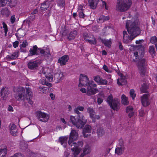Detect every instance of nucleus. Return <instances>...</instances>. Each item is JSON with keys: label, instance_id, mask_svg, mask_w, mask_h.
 Listing matches in <instances>:
<instances>
[{"label": "nucleus", "instance_id": "nucleus-1", "mask_svg": "<svg viewBox=\"0 0 157 157\" xmlns=\"http://www.w3.org/2000/svg\"><path fill=\"white\" fill-rule=\"evenodd\" d=\"M126 28L130 36H129L126 31H124L123 32V39L124 42L127 44L140 33V30L137 23L132 22L130 20L127 21Z\"/></svg>", "mask_w": 157, "mask_h": 157}, {"label": "nucleus", "instance_id": "nucleus-2", "mask_svg": "<svg viewBox=\"0 0 157 157\" xmlns=\"http://www.w3.org/2000/svg\"><path fill=\"white\" fill-rule=\"evenodd\" d=\"M78 134L75 130L71 128V131L70 134L68 144L71 147V150L72 154L74 157H77L82 150V147L83 145V143L82 141H78L77 143L74 141L78 139Z\"/></svg>", "mask_w": 157, "mask_h": 157}, {"label": "nucleus", "instance_id": "nucleus-3", "mask_svg": "<svg viewBox=\"0 0 157 157\" xmlns=\"http://www.w3.org/2000/svg\"><path fill=\"white\" fill-rule=\"evenodd\" d=\"M78 86L80 87L86 86L87 94L88 95L94 94L98 92L97 89L94 88L97 87V85L93 81H90L87 77L84 74L80 75Z\"/></svg>", "mask_w": 157, "mask_h": 157}, {"label": "nucleus", "instance_id": "nucleus-4", "mask_svg": "<svg viewBox=\"0 0 157 157\" xmlns=\"http://www.w3.org/2000/svg\"><path fill=\"white\" fill-rule=\"evenodd\" d=\"M25 90L22 87H14L13 89V92L15 93L14 97L17 100H23L25 102H28L30 105L33 104V102L32 100V96L27 97L25 95Z\"/></svg>", "mask_w": 157, "mask_h": 157}, {"label": "nucleus", "instance_id": "nucleus-5", "mask_svg": "<svg viewBox=\"0 0 157 157\" xmlns=\"http://www.w3.org/2000/svg\"><path fill=\"white\" fill-rule=\"evenodd\" d=\"M69 121L78 128H82L86 124V120L82 115H78L77 118L75 116H70Z\"/></svg>", "mask_w": 157, "mask_h": 157}, {"label": "nucleus", "instance_id": "nucleus-6", "mask_svg": "<svg viewBox=\"0 0 157 157\" xmlns=\"http://www.w3.org/2000/svg\"><path fill=\"white\" fill-rule=\"evenodd\" d=\"M132 4L131 0H118L116 5V10L123 12L128 10Z\"/></svg>", "mask_w": 157, "mask_h": 157}, {"label": "nucleus", "instance_id": "nucleus-7", "mask_svg": "<svg viewBox=\"0 0 157 157\" xmlns=\"http://www.w3.org/2000/svg\"><path fill=\"white\" fill-rule=\"evenodd\" d=\"M107 102L114 110H117L119 109L120 103L117 98L113 99L112 96L110 95L108 97Z\"/></svg>", "mask_w": 157, "mask_h": 157}, {"label": "nucleus", "instance_id": "nucleus-8", "mask_svg": "<svg viewBox=\"0 0 157 157\" xmlns=\"http://www.w3.org/2000/svg\"><path fill=\"white\" fill-rule=\"evenodd\" d=\"M147 63L144 59H140L137 63L139 73L141 75H144L146 69Z\"/></svg>", "mask_w": 157, "mask_h": 157}, {"label": "nucleus", "instance_id": "nucleus-9", "mask_svg": "<svg viewBox=\"0 0 157 157\" xmlns=\"http://www.w3.org/2000/svg\"><path fill=\"white\" fill-rule=\"evenodd\" d=\"M36 116L39 121L44 122H47L50 118L49 114L40 111L36 112Z\"/></svg>", "mask_w": 157, "mask_h": 157}, {"label": "nucleus", "instance_id": "nucleus-10", "mask_svg": "<svg viewBox=\"0 0 157 157\" xmlns=\"http://www.w3.org/2000/svg\"><path fill=\"white\" fill-rule=\"evenodd\" d=\"M84 39L90 44H95L96 41L94 36L91 35L87 33H84L83 34Z\"/></svg>", "mask_w": 157, "mask_h": 157}, {"label": "nucleus", "instance_id": "nucleus-11", "mask_svg": "<svg viewBox=\"0 0 157 157\" xmlns=\"http://www.w3.org/2000/svg\"><path fill=\"white\" fill-rule=\"evenodd\" d=\"M124 149L123 141L122 140H120L115 150V153L118 155H121L123 153Z\"/></svg>", "mask_w": 157, "mask_h": 157}, {"label": "nucleus", "instance_id": "nucleus-12", "mask_svg": "<svg viewBox=\"0 0 157 157\" xmlns=\"http://www.w3.org/2000/svg\"><path fill=\"white\" fill-rule=\"evenodd\" d=\"M88 113L90 114V117L93 120H94L96 119H99L100 118V116L99 115H96L95 112L93 108L89 107L87 109Z\"/></svg>", "mask_w": 157, "mask_h": 157}, {"label": "nucleus", "instance_id": "nucleus-13", "mask_svg": "<svg viewBox=\"0 0 157 157\" xmlns=\"http://www.w3.org/2000/svg\"><path fill=\"white\" fill-rule=\"evenodd\" d=\"M117 73L120 77V78L118 79L117 80V84L119 86L125 85L126 83V77L123 76L119 71L117 72Z\"/></svg>", "mask_w": 157, "mask_h": 157}, {"label": "nucleus", "instance_id": "nucleus-14", "mask_svg": "<svg viewBox=\"0 0 157 157\" xmlns=\"http://www.w3.org/2000/svg\"><path fill=\"white\" fill-rule=\"evenodd\" d=\"M94 80L98 85H107L108 83V81L106 80L102 79L98 75L94 77Z\"/></svg>", "mask_w": 157, "mask_h": 157}, {"label": "nucleus", "instance_id": "nucleus-15", "mask_svg": "<svg viewBox=\"0 0 157 157\" xmlns=\"http://www.w3.org/2000/svg\"><path fill=\"white\" fill-rule=\"evenodd\" d=\"M39 63L37 61H30L28 63V68L31 70H35L37 68Z\"/></svg>", "mask_w": 157, "mask_h": 157}, {"label": "nucleus", "instance_id": "nucleus-16", "mask_svg": "<svg viewBox=\"0 0 157 157\" xmlns=\"http://www.w3.org/2000/svg\"><path fill=\"white\" fill-rule=\"evenodd\" d=\"M9 94L10 91L7 88H2L1 91L2 98L3 100H6Z\"/></svg>", "mask_w": 157, "mask_h": 157}, {"label": "nucleus", "instance_id": "nucleus-17", "mask_svg": "<svg viewBox=\"0 0 157 157\" xmlns=\"http://www.w3.org/2000/svg\"><path fill=\"white\" fill-rule=\"evenodd\" d=\"M69 59V57L67 55H64L59 59L58 63H60L61 65H64L68 61Z\"/></svg>", "mask_w": 157, "mask_h": 157}, {"label": "nucleus", "instance_id": "nucleus-18", "mask_svg": "<svg viewBox=\"0 0 157 157\" xmlns=\"http://www.w3.org/2000/svg\"><path fill=\"white\" fill-rule=\"evenodd\" d=\"M9 129L11 134L14 136H16L17 134V129L16 126L14 124H11L9 126Z\"/></svg>", "mask_w": 157, "mask_h": 157}, {"label": "nucleus", "instance_id": "nucleus-19", "mask_svg": "<svg viewBox=\"0 0 157 157\" xmlns=\"http://www.w3.org/2000/svg\"><path fill=\"white\" fill-rule=\"evenodd\" d=\"M141 102L142 105L144 106H146L149 104L148 99V95L144 94L141 97Z\"/></svg>", "mask_w": 157, "mask_h": 157}, {"label": "nucleus", "instance_id": "nucleus-20", "mask_svg": "<svg viewBox=\"0 0 157 157\" xmlns=\"http://www.w3.org/2000/svg\"><path fill=\"white\" fill-rule=\"evenodd\" d=\"M91 132V127L88 125H86L84 128L83 134L85 137H87L89 136L88 134L90 133Z\"/></svg>", "mask_w": 157, "mask_h": 157}, {"label": "nucleus", "instance_id": "nucleus-21", "mask_svg": "<svg viewBox=\"0 0 157 157\" xmlns=\"http://www.w3.org/2000/svg\"><path fill=\"white\" fill-rule=\"evenodd\" d=\"M54 77L56 82H59L63 79L64 75L62 72L59 71L55 75Z\"/></svg>", "mask_w": 157, "mask_h": 157}, {"label": "nucleus", "instance_id": "nucleus-22", "mask_svg": "<svg viewBox=\"0 0 157 157\" xmlns=\"http://www.w3.org/2000/svg\"><path fill=\"white\" fill-rule=\"evenodd\" d=\"M99 1V0H89V5L91 8L94 9L96 8Z\"/></svg>", "mask_w": 157, "mask_h": 157}, {"label": "nucleus", "instance_id": "nucleus-23", "mask_svg": "<svg viewBox=\"0 0 157 157\" xmlns=\"http://www.w3.org/2000/svg\"><path fill=\"white\" fill-rule=\"evenodd\" d=\"M77 34V31L75 30L70 32L67 35V38L69 40H72L75 39Z\"/></svg>", "mask_w": 157, "mask_h": 157}, {"label": "nucleus", "instance_id": "nucleus-24", "mask_svg": "<svg viewBox=\"0 0 157 157\" xmlns=\"http://www.w3.org/2000/svg\"><path fill=\"white\" fill-rule=\"evenodd\" d=\"M38 48L36 45L34 46L32 48H30L29 50V53L28 56H31L34 55H37V50Z\"/></svg>", "mask_w": 157, "mask_h": 157}, {"label": "nucleus", "instance_id": "nucleus-25", "mask_svg": "<svg viewBox=\"0 0 157 157\" xmlns=\"http://www.w3.org/2000/svg\"><path fill=\"white\" fill-rule=\"evenodd\" d=\"M100 39L101 42L104 44L105 46L109 48H110L111 47L112 44V40L111 39L108 40L101 39L100 37Z\"/></svg>", "mask_w": 157, "mask_h": 157}, {"label": "nucleus", "instance_id": "nucleus-26", "mask_svg": "<svg viewBox=\"0 0 157 157\" xmlns=\"http://www.w3.org/2000/svg\"><path fill=\"white\" fill-rule=\"evenodd\" d=\"M67 139V136L61 137L59 139L61 144L64 147H66Z\"/></svg>", "mask_w": 157, "mask_h": 157}, {"label": "nucleus", "instance_id": "nucleus-27", "mask_svg": "<svg viewBox=\"0 0 157 157\" xmlns=\"http://www.w3.org/2000/svg\"><path fill=\"white\" fill-rule=\"evenodd\" d=\"M126 112L128 114V116L130 117H132L133 116L134 113L132 107L130 106L127 107L126 109Z\"/></svg>", "mask_w": 157, "mask_h": 157}, {"label": "nucleus", "instance_id": "nucleus-28", "mask_svg": "<svg viewBox=\"0 0 157 157\" xmlns=\"http://www.w3.org/2000/svg\"><path fill=\"white\" fill-rule=\"evenodd\" d=\"M18 52H16L13 53L11 55L7 56L6 58L8 59H14L17 58L18 57Z\"/></svg>", "mask_w": 157, "mask_h": 157}, {"label": "nucleus", "instance_id": "nucleus-29", "mask_svg": "<svg viewBox=\"0 0 157 157\" xmlns=\"http://www.w3.org/2000/svg\"><path fill=\"white\" fill-rule=\"evenodd\" d=\"M25 35V31L21 29H18L15 34L16 36L18 37H23Z\"/></svg>", "mask_w": 157, "mask_h": 157}, {"label": "nucleus", "instance_id": "nucleus-30", "mask_svg": "<svg viewBox=\"0 0 157 157\" xmlns=\"http://www.w3.org/2000/svg\"><path fill=\"white\" fill-rule=\"evenodd\" d=\"M50 69L47 67H43L40 71V74H43L44 76L50 73Z\"/></svg>", "mask_w": 157, "mask_h": 157}, {"label": "nucleus", "instance_id": "nucleus-31", "mask_svg": "<svg viewBox=\"0 0 157 157\" xmlns=\"http://www.w3.org/2000/svg\"><path fill=\"white\" fill-rule=\"evenodd\" d=\"M7 153L6 147L0 149V157H6Z\"/></svg>", "mask_w": 157, "mask_h": 157}, {"label": "nucleus", "instance_id": "nucleus-32", "mask_svg": "<svg viewBox=\"0 0 157 157\" xmlns=\"http://www.w3.org/2000/svg\"><path fill=\"white\" fill-rule=\"evenodd\" d=\"M84 109V108L83 106H78L76 107L74 109V111L75 113L77 114L78 115H80V113L79 111H83Z\"/></svg>", "mask_w": 157, "mask_h": 157}, {"label": "nucleus", "instance_id": "nucleus-33", "mask_svg": "<svg viewBox=\"0 0 157 157\" xmlns=\"http://www.w3.org/2000/svg\"><path fill=\"white\" fill-rule=\"evenodd\" d=\"M83 151L86 155L90 154L91 151V149L90 146L88 144L86 145L84 147Z\"/></svg>", "mask_w": 157, "mask_h": 157}, {"label": "nucleus", "instance_id": "nucleus-34", "mask_svg": "<svg viewBox=\"0 0 157 157\" xmlns=\"http://www.w3.org/2000/svg\"><path fill=\"white\" fill-rule=\"evenodd\" d=\"M38 49L40 50V53L42 56H48L50 55V52L48 49H46V51H44L43 49H41L40 48H39Z\"/></svg>", "mask_w": 157, "mask_h": 157}, {"label": "nucleus", "instance_id": "nucleus-35", "mask_svg": "<svg viewBox=\"0 0 157 157\" xmlns=\"http://www.w3.org/2000/svg\"><path fill=\"white\" fill-rule=\"evenodd\" d=\"M122 103L124 105H127L128 103V99L124 95H122L121 97Z\"/></svg>", "mask_w": 157, "mask_h": 157}, {"label": "nucleus", "instance_id": "nucleus-36", "mask_svg": "<svg viewBox=\"0 0 157 157\" xmlns=\"http://www.w3.org/2000/svg\"><path fill=\"white\" fill-rule=\"evenodd\" d=\"M109 19V16H100L98 21L99 23H103L104 22L107 21Z\"/></svg>", "mask_w": 157, "mask_h": 157}, {"label": "nucleus", "instance_id": "nucleus-37", "mask_svg": "<svg viewBox=\"0 0 157 157\" xmlns=\"http://www.w3.org/2000/svg\"><path fill=\"white\" fill-rule=\"evenodd\" d=\"M97 133L98 137H101L104 134L105 132L102 128H99L97 129Z\"/></svg>", "mask_w": 157, "mask_h": 157}, {"label": "nucleus", "instance_id": "nucleus-38", "mask_svg": "<svg viewBox=\"0 0 157 157\" xmlns=\"http://www.w3.org/2000/svg\"><path fill=\"white\" fill-rule=\"evenodd\" d=\"M1 13L2 15L8 16L10 14V12L6 8H5L1 10Z\"/></svg>", "mask_w": 157, "mask_h": 157}, {"label": "nucleus", "instance_id": "nucleus-39", "mask_svg": "<svg viewBox=\"0 0 157 157\" xmlns=\"http://www.w3.org/2000/svg\"><path fill=\"white\" fill-rule=\"evenodd\" d=\"M48 81L51 82L53 80V76L50 73L44 76Z\"/></svg>", "mask_w": 157, "mask_h": 157}, {"label": "nucleus", "instance_id": "nucleus-40", "mask_svg": "<svg viewBox=\"0 0 157 157\" xmlns=\"http://www.w3.org/2000/svg\"><path fill=\"white\" fill-rule=\"evenodd\" d=\"M2 24L5 33V36H7V33L8 31L7 26L4 22H2Z\"/></svg>", "mask_w": 157, "mask_h": 157}, {"label": "nucleus", "instance_id": "nucleus-41", "mask_svg": "<svg viewBox=\"0 0 157 157\" xmlns=\"http://www.w3.org/2000/svg\"><path fill=\"white\" fill-rule=\"evenodd\" d=\"M65 5V0H58V5L61 7L64 6Z\"/></svg>", "mask_w": 157, "mask_h": 157}, {"label": "nucleus", "instance_id": "nucleus-42", "mask_svg": "<svg viewBox=\"0 0 157 157\" xmlns=\"http://www.w3.org/2000/svg\"><path fill=\"white\" fill-rule=\"evenodd\" d=\"M48 7L49 5L46 2L44 3L41 5L40 8L42 10H45Z\"/></svg>", "mask_w": 157, "mask_h": 157}, {"label": "nucleus", "instance_id": "nucleus-43", "mask_svg": "<svg viewBox=\"0 0 157 157\" xmlns=\"http://www.w3.org/2000/svg\"><path fill=\"white\" fill-rule=\"evenodd\" d=\"M149 52L152 56L155 55V48L153 46H150L149 48Z\"/></svg>", "mask_w": 157, "mask_h": 157}, {"label": "nucleus", "instance_id": "nucleus-44", "mask_svg": "<svg viewBox=\"0 0 157 157\" xmlns=\"http://www.w3.org/2000/svg\"><path fill=\"white\" fill-rule=\"evenodd\" d=\"M26 92L27 95H27V97L31 96L32 92L31 89L29 87H27L26 88Z\"/></svg>", "mask_w": 157, "mask_h": 157}, {"label": "nucleus", "instance_id": "nucleus-45", "mask_svg": "<svg viewBox=\"0 0 157 157\" xmlns=\"http://www.w3.org/2000/svg\"><path fill=\"white\" fill-rule=\"evenodd\" d=\"M130 94L133 99H134L136 97V94L135 93V91L133 89H131L130 92Z\"/></svg>", "mask_w": 157, "mask_h": 157}, {"label": "nucleus", "instance_id": "nucleus-46", "mask_svg": "<svg viewBox=\"0 0 157 157\" xmlns=\"http://www.w3.org/2000/svg\"><path fill=\"white\" fill-rule=\"evenodd\" d=\"M150 41L152 44H155L157 43V38L155 36L152 37Z\"/></svg>", "mask_w": 157, "mask_h": 157}, {"label": "nucleus", "instance_id": "nucleus-47", "mask_svg": "<svg viewBox=\"0 0 157 157\" xmlns=\"http://www.w3.org/2000/svg\"><path fill=\"white\" fill-rule=\"evenodd\" d=\"M39 90L42 93H45L46 92V91H47L48 87H45L44 86L42 87H39Z\"/></svg>", "mask_w": 157, "mask_h": 157}, {"label": "nucleus", "instance_id": "nucleus-48", "mask_svg": "<svg viewBox=\"0 0 157 157\" xmlns=\"http://www.w3.org/2000/svg\"><path fill=\"white\" fill-rule=\"evenodd\" d=\"M7 2V0H0V7L5 6Z\"/></svg>", "mask_w": 157, "mask_h": 157}, {"label": "nucleus", "instance_id": "nucleus-49", "mask_svg": "<svg viewBox=\"0 0 157 157\" xmlns=\"http://www.w3.org/2000/svg\"><path fill=\"white\" fill-rule=\"evenodd\" d=\"M103 69L106 72L109 73H111L112 72V71L109 69L108 67L105 65H104L103 66Z\"/></svg>", "mask_w": 157, "mask_h": 157}, {"label": "nucleus", "instance_id": "nucleus-50", "mask_svg": "<svg viewBox=\"0 0 157 157\" xmlns=\"http://www.w3.org/2000/svg\"><path fill=\"white\" fill-rule=\"evenodd\" d=\"M28 44L26 41H24L22 43L20 46L21 49L22 48H25L28 45Z\"/></svg>", "mask_w": 157, "mask_h": 157}, {"label": "nucleus", "instance_id": "nucleus-51", "mask_svg": "<svg viewBox=\"0 0 157 157\" xmlns=\"http://www.w3.org/2000/svg\"><path fill=\"white\" fill-rule=\"evenodd\" d=\"M60 121L63 124L64 128H65L66 126L67 122L65 120L64 118H61L60 119Z\"/></svg>", "mask_w": 157, "mask_h": 157}, {"label": "nucleus", "instance_id": "nucleus-52", "mask_svg": "<svg viewBox=\"0 0 157 157\" xmlns=\"http://www.w3.org/2000/svg\"><path fill=\"white\" fill-rule=\"evenodd\" d=\"M16 18L15 16L13 15L12 16L10 19V21L12 24H13L15 21Z\"/></svg>", "mask_w": 157, "mask_h": 157}, {"label": "nucleus", "instance_id": "nucleus-53", "mask_svg": "<svg viewBox=\"0 0 157 157\" xmlns=\"http://www.w3.org/2000/svg\"><path fill=\"white\" fill-rule=\"evenodd\" d=\"M140 52V50H137V51L135 52H134V54L135 57H136V59L138 58V52Z\"/></svg>", "mask_w": 157, "mask_h": 157}, {"label": "nucleus", "instance_id": "nucleus-54", "mask_svg": "<svg viewBox=\"0 0 157 157\" xmlns=\"http://www.w3.org/2000/svg\"><path fill=\"white\" fill-rule=\"evenodd\" d=\"M11 157H23V156L21 153H16Z\"/></svg>", "mask_w": 157, "mask_h": 157}, {"label": "nucleus", "instance_id": "nucleus-55", "mask_svg": "<svg viewBox=\"0 0 157 157\" xmlns=\"http://www.w3.org/2000/svg\"><path fill=\"white\" fill-rule=\"evenodd\" d=\"M13 47L14 48H16L18 46L19 44V42L18 41H16L14 42H13Z\"/></svg>", "mask_w": 157, "mask_h": 157}, {"label": "nucleus", "instance_id": "nucleus-56", "mask_svg": "<svg viewBox=\"0 0 157 157\" xmlns=\"http://www.w3.org/2000/svg\"><path fill=\"white\" fill-rule=\"evenodd\" d=\"M147 88H144V86H142L141 88V91L142 93H144L146 92V90Z\"/></svg>", "mask_w": 157, "mask_h": 157}, {"label": "nucleus", "instance_id": "nucleus-57", "mask_svg": "<svg viewBox=\"0 0 157 157\" xmlns=\"http://www.w3.org/2000/svg\"><path fill=\"white\" fill-rule=\"evenodd\" d=\"M79 14V17L80 18H83L84 17V14L83 11L78 12Z\"/></svg>", "mask_w": 157, "mask_h": 157}, {"label": "nucleus", "instance_id": "nucleus-58", "mask_svg": "<svg viewBox=\"0 0 157 157\" xmlns=\"http://www.w3.org/2000/svg\"><path fill=\"white\" fill-rule=\"evenodd\" d=\"M40 83L43 85H44L46 84V81H45V79L43 78H42L40 79Z\"/></svg>", "mask_w": 157, "mask_h": 157}, {"label": "nucleus", "instance_id": "nucleus-59", "mask_svg": "<svg viewBox=\"0 0 157 157\" xmlns=\"http://www.w3.org/2000/svg\"><path fill=\"white\" fill-rule=\"evenodd\" d=\"M83 7L81 5H80L78 8V12L83 11Z\"/></svg>", "mask_w": 157, "mask_h": 157}, {"label": "nucleus", "instance_id": "nucleus-60", "mask_svg": "<svg viewBox=\"0 0 157 157\" xmlns=\"http://www.w3.org/2000/svg\"><path fill=\"white\" fill-rule=\"evenodd\" d=\"M80 90L83 93H86L87 92V89L86 90L84 88H82Z\"/></svg>", "mask_w": 157, "mask_h": 157}, {"label": "nucleus", "instance_id": "nucleus-61", "mask_svg": "<svg viewBox=\"0 0 157 157\" xmlns=\"http://www.w3.org/2000/svg\"><path fill=\"white\" fill-rule=\"evenodd\" d=\"M8 110L9 111L12 112L13 111V109L11 106L9 105L8 108Z\"/></svg>", "mask_w": 157, "mask_h": 157}, {"label": "nucleus", "instance_id": "nucleus-62", "mask_svg": "<svg viewBox=\"0 0 157 157\" xmlns=\"http://www.w3.org/2000/svg\"><path fill=\"white\" fill-rule=\"evenodd\" d=\"M143 41V40H136V44H141Z\"/></svg>", "mask_w": 157, "mask_h": 157}, {"label": "nucleus", "instance_id": "nucleus-63", "mask_svg": "<svg viewBox=\"0 0 157 157\" xmlns=\"http://www.w3.org/2000/svg\"><path fill=\"white\" fill-rule=\"evenodd\" d=\"M140 115V116L142 117L144 115V112L143 110H140L139 111Z\"/></svg>", "mask_w": 157, "mask_h": 157}, {"label": "nucleus", "instance_id": "nucleus-64", "mask_svg": "<svg viewBox=\"0 0 157 157\" xmlns=\"http://www.w3.org/2000/svg\"><path fill=\"white\" fill-rule=\"evenodd\" d=\"M103 101V100L102 99L100 98H98V99L97 102L99 104H101Z\"/></svg>", "mask_w": 157, "mask_h": 157}]
</instances>
